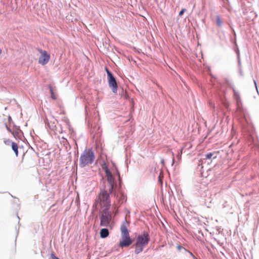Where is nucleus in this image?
Segmentation results:
<instances>
[{"instance_id":"nucleus-1","label":"nucleus","mask_w":259,"mask_h":259,"mask_svg":"<svg viewBox=\"0 0 259 259\" xmlns=\"http://www.w3.org/2000/svg\"><path fill=\"white\" fill-rule=\"evenodd\" d=\"M110 193L105 189H102L96 198V203L103 209H109L110 208L111 205Z\"/></svg>"},{"instance_id":"nucleus-2","label":"nucleus","mask_w":259,"mask_h":259,"mask_svg":"<svg viewBox=\"0 0 259 259\" xmlns=\"http://www.w3.org/2000/svg\"><path fill=\"white\" fill-rule=\"evenodd\" d=\"M128 225V223L125 220L122 223L120 227L121 239L119 242V245L121 247H127L132 243V241L130 237L127 229Z\"/></svg>"},{"instance_id":"nucleus-3","label":"nucleus","mask_w":259,"mask_h":259,"mask_svg":"<svg viewBox=\"0 0 259 259\" xmlns=\"http://www.w3.org/2000/svg\"><path fill=\"white\" fill-rule=\"evenodd\" d=\"M150 241V237L147 233H144L137 236L136 239V243L134 245L135 247V252L139 254L141 252L144 248L148 244Z\"/></svg>"},{"instance_id":"nucleus-4","label":"nucleus","mask_w":259,"mask_h":259,"mask_svg":"<svg viewBox=\"0 0 259 259\" xmlns=\"http://www.w3.org/2000/svg\"><path fill=\"white\" fill-rule=\"evenodd\" d=\"M94 159V154L91 149L85 150L81 155L79 159L80 164L82 166L91 164Z\"/></svg>"},{"instance_id":"nucleus-5","label":"nucleus","mask_w":259,"mask_h":259,"mask_svg":"<svg viewBox=\"0 0 259 259\" xmlns=\"http://www.w3.org/2000/svg\"><path fill=\"white\" fill-rule=\"evenodd\" d=\"M108 210L109 209H103L102 214L101 217V226H108L111 221V215Z\"/></svg>"},{"instance_id":"nucleus-6","label":"nucleus","mask_w":259,"mask_h":259,"mask_svg":"<svg viewBox=\"0 0 259 259\" xmlns=\"http://www.w3.org/2000/svg\"><path fill=\"white\" fill-rule=\"evenodd\" d=\"M38 51L40 54L38 59V63L44 66L49 62L50 59V55L47 51L41 49H38Z\"/></svg>"},{"instance_id":"nucleus-7","label":"nucleus","mask_w":259,"mask_h":259,"mask_svg":"<svg viewBox=\"0 0 259 259\" xmlns=\"http://www.w3.org/2000/svg\"><path fill=\"white\" fill-rule=\"evenodd\" d=\"M107 73L109 76V85L111 88H112L113 93H115L117 92V85L116 80L114 77L113 76L112 73L109 71L107 69Z\"/></svg>"},{"instance_id":"nucleus-8","label":"nucleus","mask_w":259,"mask_h":259,"mask_svg":"<svg viewBox=\"0 0 259 259\" xmlns=\"http://www.w3.org/2000/svg\"><path fill=\"white\" fill-rule=\"evenodd\" d=\"M105 172L108 182L110 185L109 191L110 193H112L113 189L116 187V183L114 182V178L112 174L109 171V170L108 169H106Z\"/></svg>"},{"instance_id":"nucleus-9","label":"nucleus","mask_w":259,"mask_h":259,"mask_svg":"<svg viewBox=\"0 0 259 259\" xmlns=\"http://www.w3.org/2000/svg\"><path fill=\"white\" fill-rule=\"evenodd\" d=\"M114 196L117 198V202L115 201L112 205V208L113 209V213H114V215H116V214L118 213V209L119 206V205L118 204V203H122V200L124 198V196L122 194H121L120 197L118 199L117 198L118 194H116V193H115Z\"/></svg>"},{"instance_id":"nucleus-10","label":"nucleus","mask_w":259,"mask_h":259,"mask_svg":"<svg viewBox=\"0 0 259 259\" xmlns=\"http://www.w3.org/2000/svg\"><path fill=\"white\" fill-rule=\"evenodd\" d=\"M100 237L102 238H105L108 237L109 235L108 230L106 228L102 229L100 230Z\"/></svg>"},{"instance_id":"nucleus-11","label":"nucleus","mask_w":259,"mask_h":259,"mask_svg":"<svg viewBox=\"0 0 259 259\" xmlns=\"http://www.w3.org/2000/svg\"><path fill=\"white\" fill-rule=\"evenodd\" d=\"M11 144H12V148L13 150L15 152L16 156H18V146L17 144L13 142L11 143Z\"/></svg>"},{"instance_id":"nucleus-12","label":"nucleus","mask_w":259,"mask_h":259,"mask_svg":"<svg viewBox=\"0 0 259 259\" xmlns=\"http://www.w3.org/2000/svg\"><path fill=\"white\" fill-rule=\"evenodd\" d=\"M49 89L51 94V98H52V99L56 100L57 99V97L55 95L53 88L51 85L49 86Z\"/></svg>"},{"instance_id":"nucleus-13","label":"nucleus","mask_w":259,"mask_h":259,"mask_svg":"<svg viewBox=\"0 0 259 259\" xmlns=\"http://www.w3.org/2000/svg\"><path fill=\"white\" fill-rule=\"evenodd\" d=\"M216 23L218 27H221L222 26V21L219 15H217L216 17Z\"/></svg>"},{"instance_id":"nucleus-14","label":"nucleus","mask_w":259,"mask_h":259,"mask_svg":"<svg viewBox=\"0 0 259 259\" xmlns=\"http://www.w3.org/2000/svg\"><path fill=\"white\" fill-rule=\"evenodd\" d=\"M233 93H234V97L235 99L236 100H237V101H240V98L239 95L238 94V93L236 92V90H235V89L234 88H233Z\"/></svg>"},{"instance_id":"nucleus-15","label":"nucleus","mask_w":259,"mask_h":259,"mask_svg":"<svg viewBox=\"0 0 259 259\" xmlns=\"http://www.w3.org/2000/svg\"><path fill=\"white\" fill-rule=\"evenodd\" d=\"M213 154L212 153H209L205 155V158L206 159H210L212 156Z\"/></svg>"},{"instance_id":"nucleus-16","label":"nucleus","mask_w":259,"mask_h":259,"mask_svg":"<svg viewBox=\"0 0 259 259\" xmlns=\"http://www.w3.org/2000/svg\"><path fill=\"white\" fill-rule=\"evenodd\" d=\"M186 11V9H183L179 13V15L181 16L183 15L184 13Z\"/></svg>"},{"instance_id":"nucleus-17","label":"nucleus","mask_w":259,"mask_h":259,"mask_svg":"<svg viewBox=\"0 0 259 259\" xmlns=\"http://www.w3.org/2000/svg\"><path fill=\"white\" fill-rule=\"evenodd\" d=\"M51 257V259H59V258L56 257L54 254H52Z\"/></svg>"},{"instance_id":"nucleus-18","label":"nucleus","mask_w":259,"mask_h":259,"mask_svg":"<svg viewBox=\"0 0 259 259\" xmlns=\"http://www.w3.org/2000/svg\"><path fill=\"white\" fill-rule=\"evenodd\" d=\"M177 247L179 250H180L182 248V247L181 245H178Z\"/></svg>"},{"instance_id":"nucleus-19","label":"nucleus","mask_w":259,"mask_h":259,"mask_svg":"<svg viewBox=\"0 0 259 259\" xmlns=\"http://www.w3.org/2000/svg\"><path fill=\"white\" fill-rule=\"evenodd\" d=\"M159 182L160 183V184H162V179H161L160 176H159Z\"/></svg>"},{"instance_id":"nucleus-20","label":"nucleus","mask_w":259,"mask_h":259,"mask_svg":"<svg viewBox=\"0 0 259 259\" xmlns=\"http://www.w3.org/2000/svg\"><path fill=\"white\" fill-rule=\"evenodd\" d=\"M189 253L190 255L192 257H193V258H194V257H195L194 255H193V254L191 252H190V251H189Z\"/></svg>"},{"instance_id":"nucleus-21","label":"nucleus","mask_w":259,"mask_h":259,"mask_svg":"<svg viewBox=\"0 0 259 259\" xmlns=\"http://www.w3.org/2000/svg\"><path fill=\"white\" fill-rule=\"evenodd\" d=\"M7 129H8L9 131H10V128H9L8 126H7Z\"/></svg>"}]
</instances>
